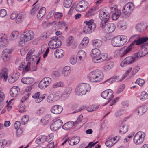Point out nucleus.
Instances as JSON below:
<instances>
[{
	"label": "nucleus",
	"instance_id": "48",
	"mask_svg": "<svg viewBox=\"0 0 148 148\" xmlns=\"http://www.w3.org/2000/svg\"><path fill=\"white\" fill-rule=\"evenodd\" d=\"M64 86V84L62 82H58L54 84L52 87L54 88H56L58 87H63Z\"/></svg>",
	"mask_w": 148,
	"mask_h": 148
},
{
	"label": "nucleus",
	"instance_id": "36",
	"mask_svg": "<svg viewBox=\"0 0 148 148\" xmlns=\"http://www.w3.org/2000/svg\"><path fill=\"white\" fill-rule=\"evenodd\" d=\"M12 49H5L3 51L2 55L6 58H9L10 57V54L12 51Z\"/></svg>",
	"mask_w": 148,
	"mask_h": 148
},
{
	"label": "nucleus",
	"instance_id": "14",
	"mask_svg": "<svg viewBox=\"0 0 148 148\" xmlns=\"http://www.w3.org/2000/svg\"><path fill=\"white\" fill-rule=\"evenodd\" d=\"M136 58L135 53V57L128 56L122 62L121 64V66L123 67L127 65L132 63L134 62Z\"/></svg>",
	"mask_w": 148,
	"mask_h": 148
},
{
	"label": "nucleus",
	"instance_id": "61",
	"mask_svg": "<svg viewBox=\"0 0 148 148\" xmlns=\"http://www.w3.org/2000/svg\"><path fill=\"white\" fill-rule=\"evenodd\" d=\"M35 50L34 49H32L28 52L27 55L26 60L27 61L29 60L30 57L32 55Z\"/></svg>",
	"mask_w": 148,
	"mask_h": 148
},
{
	"label": "nucleus",
	"instance_id": "9",
	"mask_svg": "<svg viewBox=\"0 0 148 148\" xmlns=\"http://www.w3.org/2000/svg\"><path fill=\"white\" fill-rule=\"evenodd\" d=\"M131 51L130 48L128 46L121 48L120 49L116 51L114 53L115 57H122Z\"/></svg>",
	"mask_w": 148,
	"mask_h": 148
},
{
	"label": "nucleus",
	"instance_id": "3",
	"mask_svg": "<svg viewBox=\"0 0 148 148\" xmlns=\"http://www.w3.org/2000/svg\"><path fill=\"white\" fill-rule=\"evenodd\" d=\"M34 33L32 31H27L23 32L21 35V38L19 42V45L22 47L27 44L30 40L33 39Z\"/></svg>",
	"mask_w": 148,
	"mask_h": 148
},
{
	"label": "nucleus",
	"instance_id": "40",
	"mask_svg": "<svg viewBox=\"0 0 148 148\" xmlns=\"http://www.w3.org/2000/svg\"><path fill=\"white\" fill-rule=\"evenodd\" d=\"M38 1V0L33 5L34 7L32 8L30 12V13L32 15H33L36 12V11L39 9L40 8L39 5L38 4H36Z\"/></svg>",
	"mask_w": 148,
	"mask_h": 148
},
{
	"label": "nucleus",
	"instance_id": "46",
	"mask_svg": "<svg viewBox=\"0 0 148 148\" xmlns=\"http://www.w3.org/2000/svg\"><path fill=\"white\" fill-rule=\"evenodd\" d=\"M74 38L73 37L70 36L66 40L67 45V46H70L71 45L73 41Z\"/></svg>",
	"mask_w": 148,
	"mask_h": 148
},
{
	"label": "nucleus",
	"instance_id": "62",
	"mask_svg": "<svg viewBox=\"0 0 148 148\" xmlns=\"http://www.w3.org/2000/svg\"><path fill=\"white\" fill-rule=\"evenodd\" d=\"M53 135L52 134H51L47 136H45L46 139L45 140L48 142H49L52 141L53 139Z\"/></svg>",
	"mask_w": 148,
	"mask_h": 148
},
{
	"label": "nucleus",
	"instance_id": "32",
	"mask_svg": "<svg viewBox=\"0 0 148 148\" xmlns=\"http://www.w3.org/2000/svg\"><path fill=\"white\" fill-rule=\"evenodd\" d=\"M34 81L33 78L29 77H23L21 80L22 83L26 84H30L32 83Z\"/></svg>",
	"mask_w": 148,
	"mask_h": 148
},
{
	"label": "nucleus",
	"instance_id": "19",
	"mask_svg": "<svg viewBox=\"0 0 148 148\" xmlns=\"http://www.w3.org/2000/svg\"><path fill=\"white\" fill-rule=\"evenodd\" d=\"M20 91L19 88L17 86L12 87L10 91V94L12 97H16Z\"/></svg>",
	"mask_w": 148,
	"mask_h": 148
},
{
	"label": "nucleus",
	"instance_id": "18",
	"mask_svg": "<svg viewBox=\"0 0 148 148\" xmlns=\"http://www.w3.org/2000/svg\"><path fill=\"white\" fill-rule=\"evenodd\" d=\"M25 17L24 13L21 12L19 14L16 12L12 13L11 15L10 18H23Z\"/></svg>",
	"mask_w": 148,
	"mask_h": 148
},
{
	"label": "nucleus",
	"instance_id": "38",
	"mask_svg": "<svg viewBox=\"0 0 148 148\" xmlns=\"http://www.w3.org/2000/svg\"><path fill=\"white\" fill-rule=\"evenodd\" d=\"M89 41L88 38L86 37L84 38L79 45L80 47L82 48L85 47L88 44Z\"/></svg>",
	"mask_w": 148,
	"mask_h": 148
},
{
	"label": "nucleus",
	"instance_id": "10",
	"mask_svg": "<svg viewBox=\"0 0 148 148\" xmlns=\"http://www.w3.org/2000/svg\"><path fill=\"white\" fill-rule=\"evenodd\" d=\"M134 9L133 4L132 3H127L123 7V12L124 14L129 17L132 13V11Z\"/></svg>",
	"mask_w": 148,
	"mask_h": 148
},
{
	"label": "nucleus",
	"instance_id": "58",
	"mask_svg": "<svg viewBox=\"0 0 148 148\" xmlns=\"http://www.w3.org/2000/svg\"><path fill=\"white\" fill-rule=\"evenodd\" d=\"M0 41L4 42H7V39L5 34H0Z\"/></svg>",
	"mask_w": 148,
	"mask_h": 148
},
{
	"label": "nucleus",
	"instance_id": "24",
	"mask_svg": "<svg viewBox=\"0 0 148 148\" xmlns=\"http://www.w3.org/2000/svg\"><path fill=\"white\" fill-rule=\"evenodd\" d=\"M8 70L7 69L4 68L1 69V71L0 76L2 78H3V80L4 81H6L8 79Z\"/></svg>",
	"mask_w": 148,
	"mask_h": 148
},
{
	"label": "nucleus",
	"instance_id": "26",
	"mask_svg": "<svg viewBox=\"0 0 148 148\" xmlns=\"http://www.w3.org/2000/svg\"><path fill=\"white\" fill-rule=\"evenodd\" d=\"M147 27L146 23L142 22L138 23L136 26L137 30L139 32H140L146 29Z\"/></svg>",
	"mask_w": 148,
	"mask_h": 148
},
{
	"label": "nucleus",
	"instance_id": "57",
	"mask_svg": "<svg viewBox=\"0 0 148 148\" xmlns=\"http://www.w3.org/2000/svg\"><path fill=\"white\" fill-rule=\"evenodd\" d=\"M7 143L5 139L0 140V148H4Z\"/></svg>",
	"mask_w": 148,
	"mask_h": 148
},
{
	"label": "nucleus",
	"instance_id": "52",
	"mask_svg": "<svg viewBox=\"0 0 148 148\" xmlns=\"http://www.w3.org/2000/svg\"><path fill=\"white\" fill-rule=\"evenodd\" d=\"M29 119V117L27 115H24L21 119V124L23 125L25 124L28 121Z\"/></svg>",
	"mask_w": 148,
	"mask_h": 148
},
{
	"label": "nucleus",
	"instance_id": "15",
	"mask_svg": "<svg viewBox=\"0 0 148 148\" xmlns=\"http://www.w3.org/2000/svg\"><path fill=\"white\" fill-rule=\"evenodd\" d=\"M63 124L62 121L60 119L54 120V123L50 126L51 129L53 131H56L60 128Z\"/></svg>",
	"mask_w": 148,
	"mask_h": 148
},
{
	"label": "nucleus",
	"instance_id": "6",
	"mask_svg": "<svg viewBox=\"0 0 148 148\" xmlns=\"http://www.w3.org/2000/svg\"><path fill=\"white\" fill-rule=\"evenodd\" d=\"M51 40L48 43V45L51 49L58 48L62 45L61 41L58 39V37L56 36L51 37Z\"/></svg>",
	"mask_w": 148,
	"mask_h": 148
},
{
	"label": "nucleus",
	"instance_id": "50",
	"mask_svg": "<svg viewBox=\"0 0 148 148\" xmlns=\"http://www.w3.org/2000/svg\"><path fill=\"white\" fill-rule=\"evenodd\" d=\"M72 90V88L71 87H69L66 88L64 90V93L65 95H69Z\"/></svg>",
	"mask_w": 148,
	"mask_h": 148
},
{
	"label": "nucleus",
	"instance_id": "12",
	"mask_svg": "<svg viewBox=\"0 0 148 148\" xmlns=\"http://www.w3.org/2000/svg\"><path fill=\"white\" fill-rule=\"evenodd\" d=\"M51 81V79L50 77H45L40 82L38 85L39 87L42 89H44L49 85Z\"/></svg>",
	"mask_w": 148,
	"mask_h": 148
},
{
	"label": "nucleus",
	"instance_id": "51",
	"mask_svg": "<svg viewBox=\"0 0 148 148\" xmlns=\"http://www.w3.org/2000/svg\"><path fill=\"white\" fill-rule=\"evenodd\" d=\"M110 10H112V12L113 13H115L117 14H121V12L118 9L116 6L110 8Z\"/></svg>",
	"mask_w": 148,
	"mask_h": 148
},
{
	"label": "nucleus",
	"instance_id": "45",
	"mask_svg": "<svg viewBox=\"0 0 148 148\" xmlns=\"http://www.w3.org/2000/svg\"><path fill=\"white\" fill-rule=\"evenodd\" d=\"M80 2H79L76 5L75 7L76 10L78 12H82L84 11L85 10L82 7V5L80 4Z\"/></svg>",
	"mask_w": 148,
	"mask_h": 148
},
{
	"label": "nucleus",
	"instance_id": "49",
	"mask_svg": "<svg viewBox=\"0 0 148 148\" xmlns=\"http://www.w3.org/2000/svg\"><path fill=\"white\" fill-rule=\"evenodd\" d=\"M98 106H92L87 108L86 110L88 112H92L96 110L98 108Z\"/></svg>",
	"mask_w": 148,
	"mask_h": 148
},
{
	"label": "nucleus",
	"instance_id": "11",
	"mask_svg": "<svg viewBox=\"0 0 148 148\" xmlns=\"http://www.w3.org/2000/svg\"><path fill=\"white\" fill-rule=\"evenodd\" d=\"M60 96L61 93L60 92H55L48 96L47 101L49 103H53L58 100L60 97Z\"/></svg>",
	"mask_w": 148,
	"mask_h": 148
},
{
	"label": "nucleus",
	"instance_id": "41",
	"mask_svg": "<svg viewBox=\"0 0 148 148\" xmlns=\"http://www.w3.org/2000/svg\"><path fill=\"white\" fill-rule=\"evenodd\" d=\"M92 44L95 47H99L102 45V42L100 40H96L92 41Z\"/></svg>",
	"mask_w": 148,
	"mask_h": 148
},
{
	"label": "nucleus",
	"instance_id": "16",
	"mask_svg": "<svg viewBox=\"0 0 148 148\" xmlns=\"http://www.w3.org/2000/svg\"><path fill=\"white\" fill-rule=\"evenodd\" d=\"M148 54V49L144 45L141 47V49L138 52L135 53V55L137 58H138Z\"/></svg>",
	"mask_w": 148,
	"mask_h": 148
},
{
	"label": "nucleus",
	"instance_id": "31",
	"mask_svg": "<svg viewBox=\"0 0 148 148\" xmlns=\"http://www.w3.org/2000/svg\"><path fill=\"white\" fill-rule=\"evenodd\" d=\"M147 110V106H144L139 107L137 110L138 115H142L145 113Z\"/></svg>",
	"mask_w": 148,
	"mask_h": 148
},
{
	"label": "nucleus",
	"instance_id": "7",
	"mask_svg": "<svg viewBox=\"0 0 148 148\" xmlns=\"http://www.w3.org/2000/svg\"><path fill=\"white\" fill-rule=\"evenodd\" d=\"M144 132L139 131L134 136V141L136 144H141L144 141L145 136Z\"/></svg>",
	"mask_w": 148,
	"mask_h": 148
},
{
	"label": "nucleus",
	"instance_id": "34",
	"mask_svg": "<svg viewBox=\"0 0 148 148\" xmlns=\"http://www.w3.org/2000/svg\"><path fill=\"white\" fill-rule=\"evenodd\" d=\"M46 139L45 135H40L36 139V142L38 144H41L44 142Z\"/></svg>",
	"mask_w": 148,
	"mask_h": 148
},
{
	"label": "nucleus",
	"instance_id": "33",
	"mask_svg": "<svg viewBox=\"0 0 148 148\" xmlns=\"http://www.w3.org/2000/svg\"><path fill=\"white\" fill-rule=\"evenodd\" d=\"M109 19H101L100 23V27L105 30L106 26L109 23Z\"/></svg>",
	"mask_w": 148,
	"mask_h": 148
},
{
	"label": "nucleus",
	"instance_id": "27",
	"mask_svg": "<svg viewBox=\"0 0 148 148\" xmlns=\"http://www.w3.org/2000/svg\"><path fill=\"white\" fill-rule=\"evenodd\" d=\"M99 17L100 18H110V15L106 10H101L100 12Z\"/></svg>",
	"mask_w": 148,
	"mask_h": 148
},
{
	"label": "nucleus",
	"instance_id": "37",
	"mask_svg": "<svg viewBox=\"0 0 148 148\" xmlns=\"http://www.w3.org/2000/svg\"><path fill=\"white\" fill-rule=\"evenodd\" d=\"M19 35V33L17 31H15L12 32L10 35V40L11 41H13L17 39Z\"/></svg>",
	"mask_w": 148,
	"mask_h": 148
},
{
	"label": "nucleus",
	"instance_id": "8",
	"mask_svg": "<svg viewBox=\"0 0 148 148\" xmlns=\"http://www.w3.org/2000/svg\"><path fill=\"white\" fill-rule=\"evenodd\" d=\"M113 91L111 90L107 89L103 92L101 94V96L103 98L108 99V102L105 104V105L107 104L114 98Z\"/></svg>",
	"mask_w": 148,
	"mask_h": 148
},
{
	"label": "nucleus",
	"instance_id": "55",
	"mask_svg": "<svg viewBox=\"0 0 148 148\" xmlns=\"http://www.w3.org/2000/svg\"><path fill=\"white\" fill-rule=\"evenodd\" d=\"M45 111V109L43 108H41L36 110V113L39 115H42Z\"/></svg>",
	"mask_w": 148,
	"mask_h": 148
},
{
	"label": "nucleus",
	"instance_id": "53",
	"mask_svg": "<svg viewBox=\"0 0 148 148\" xmlns=\"http://www.w3.org/2000/svg\"><path fill=\"white\" fill-rule=\"evenodd\" d=\"M85 57H83L82 56L77 55L76 57L77 60V63L79 64L82 63L84 60Z\"/></svg>",
	"mask_w": 148,
	"mask_h": 148
},
{
	"label": "nucleus",
	"instance_id": "44",
	"mask_svg": "<svg viewBox=\"0 0 148 148\" xmlns=\"http://www.w3.org/2000/svg\"><path fill=\"white\" fill-rule=\"evenodd\" d=\"M73 0H64L63 4L64 7L66 8H69L71 5Z\"/></svg>",
	"mask_w": 148,
	"mask_h": 148
},
{
	"label": "nucleus",
	"instance_id": "54",
	"mask_svg": "<svg viewBox=\"0 0 148 148\" xmlns=\"http://www.w3.org/2000/svg\"><path fill=\"white\" fill-rule=\"evenodd\" d=\"M85 57H83L82 56L77 55L76 57L77 60V63L79 64L82 63L84 60Z\"/></svg>",
	"mask_w": 148,
	"mask_h": 148
},
{
	"label": "nucleus",
	"instance_id": "13",
	"mask_svg": "<svg viewBox=\"0 0 148 148\" xmlns=\"http://www.w3.org/2000/svg\"><path fill=\"white\" fill-rule=\"evenodd\" d=\"M148 40V37H141L138 38L137 40H134L128 46L130 48L131 51L133 48V46L135 43H136V45H139L143 43Z\"/></svg>",
	"mask_w": 148,
	"mask_h": 148
},
{
	"label": "nucleus",
	"instance_id": "35",
	"mask_svg": "<svg viewBox=\"0 0 148 148\" xmlns=\"http://www.w3.org/2000/svg\"><path fill=\"white\" fill-rule=\"evenodd\" d=\"M96 9L95 8L91 9L85 14V18H91V16L95 13Z\"/></svg>",
	"mask_w": 148,
	"mask_h": 148
},
{
	"label": "nucleus",
	"instance_id": "23",
	"mask_svg": "<svg viewBox=\"0 0 148 148\" xmlns=\"http://www.w3.org/2000/svg\"><path fill=\"white\" fill-rule=\"evenodd\" d=\"M111 44L115 47H119L121 46L119 36H116L112 39L111 40Z\"/></svg>",
	"mask_w": 148,
	"mask_h": 148
},
{
	"label": "nucleus",
	"instance_id": "30",
	"mask_svg": "<svg viewBox=\"0 0 148 148\" xmlns=\"http://www.w3.org/2000/svg\"><path fill=\"white\" fill-rule=\"evenodd\" d=\"M74 123L71 121H69L64 124L62 126V128L65 130H69L70 129L73 125Z\"/></svg>",
	"mask_w": 148,
	"mask_h": 148
},
{
	"label": "nucleus",
	"instance_id": "60",
	"mask_svg": "<svg viewBox=\"0 0 148 148\" xmlns=\"http://www.w3.org/2000/svg\"><path fill=\"white\" fill-rule=\"evenodd\" d=\"M30 62H29L27 64L26 66H25V69H24V70H23L22 72L23 73L25 74V73L26 72L28 71H29V70H30Z\"/></svg>",
	"mask_w": 148,
	"mask_h": 148
},
{
	"label": "nucleus",
	"instance_id": "29",
	"mask_svg": "<svg viewBox=\"0 0 148 148\" xmlns=\"http://www.w3.org/2000/svg\"><path fill=\"white\" fill-rule=\"evenodd\" d=\"M71 72V69L70 66H66L63 69L62 74L64 77H67L69 75Z\"/></svg>",
	"mask_w": 148,
	"mask_h": 148
},
{
	"label": "nucleus",
	"instance_id": "47",
	"mask_svg": "<svg viewBox=\"0 0 148 148\" xmlns=\"http://www.w3.org/2000/svg\"><path fill=\"white\" fill-rule=\"evenodd\" d=\"M81 5L86 10L88 6V2L85 0H83L80 1Z\"/></svg>",
	"mask_w": 148,
	"mask_h": 148
},
{
	"label": "nucleus",
	"instance_id": "28",
	"mask_svg": "<svg viewBox=\"0 0 148 148\" xmlns=\"http://www.w3.org/2000/svg\"><path fill=\"white\" fill-rule=\"evenodd\" d=\"M55 56L57 58H60L64 55V51L61 49H58L56 50L54 53Z\"/></svg>",
	"mask_w": 148,
	"mask_h": 148
},
{
	"label": "nucleus",
	"instance_id": "17",
	"mask_svg": "<svg viewBox=\"0 0 148 148\" xmlns=\"http://www.w3.org/2000/svg\"><path fill=\"white\" fill-rule=\"evenodd\" d=\"M63 110L62 107L60 106L56 105L53 106L51 108V112L53 114H60Z\"/></svg>",
	"mask_w": 148,
	"mask_h": 148
},
{
	"label": "nucleus",
	"instance_id": "20",
	"mask_svg": "<svg viewBox=\"0 0 148 148\" xmlns=\"http://www.w3.org/2000/svg\"><path fill=\"white\" fill-rule=\"evenodd\" d=\"M80 140V138L77 136H75L71 138H69L68 143L71 145H73L78 144Z\"/></svg>",
	"mask_w": 148,
	"mask_h": 148
},
{
	"label": "nucleus",
	"instance_id": "43",
	"mask_svg": "<svg viewBox=\"0 0 148 148\" xmlns=\"http://www.w3.org/2000/svg\"><path fill=\"white\" fill-rule=\"evenodd\" d=\"M118 36L122 46L126 42L127 40V38L126 36L123 35Z\"/></svg>",
	"mask_w": 148,
	"mask_h": 148
},
{
	"label": "nucleus",
	"instance_id": "22",
	"mask_svg": "<svg viewBox=\"0 0 148 148\" xmlns=\"http://www.w3.org/2000/svg\"><path fill=\"white\" fill-rule=\"evenodd\" d=\"M128 129V127L127 125L124 123V121H123L119 128V132L122 134H124L126 133Z\"/></svg>",
	"mask_w": 148,
	"mask_h": 148
},
{
	"label": "nucleus",
	"instance_id": "39",
	"mask_svg": "<svg viewBox=\"0 0 148 148\" xmlns=\"http://www.w3.org/2000/svg\"><path fill=\"white\" fill-rule=\"evenodd\" d=\"M118 27L121 30L125 29L127 27L125 22L123 20L119 22L118 25Z\"/></svg>",
	"mask_w": 148,
	"mask_h": 148
},
{
	"label": "nucleus",
	"instance_id": "2",
	"mask_svg": "<svg viewBox=\"0 0 148 148\" xmlns=\"http://www.w3.org/2000/svg\"><path fill=\"white\" fill-rule=\"evenodd\" d=\"M103 77L102 71L98 69L90 72L88 76V77L90 81L96 83L102 81Z\"/></svg>",
	"mask_w": 148,
	"mask_h": 148
},
{
	"label": "nucleus",
	"instance_id": "63",
	"mask_svg": "<svg viewBox=\"0 0 148 148\" xmlns=\"http://www.w3.org/2000/svg\"><path fill=\"white\" fill-rule=\"evenodd\" d=\"M115 143H113V142H112L110 139L106 141L105 143V144L107 147H112Z\"/></svg>",
	"mask_w": 148,
	"mask_h": 148
},
{
	"label": "nucleus",
	"instance_id": "59",
	"mask_svg": "<svg viewBox=\"0 0 148 148\" xmlns=\"http://www.w3.org/2000/svg\"><path fill=\"white\" fill-rule=\"evenodd\" d=\"M113 66V63L112 62L108 63L105 67L104 69L106 70H108L112 68Z\"/></svg>",
	"mask_w": 148,
	"mask_h": 148
},
{
	"label": "nucleus",
	"instance_id": "5",
	"mask_svg": "<svg viewBox=\"0 0 148 148\" xmlns=\"http://www.w3.org/2000/svg\"><path fill=\"white\" fill-rule=\"evenodd\" d=\"M94 20L93 19H90L88 21H85L84 23L86 25L83 29V32L85 34H89L92 32L96 27L95 24L93 23Z\"/></svg>",
	"mask_w": 148,
	"mask_h": 148
},
{
	"label": "nucleus",
	"instance_id": "25",
	"mask_svg": "<svg viewBox=\"0 0 148 148\" xmlns=\"http://www.w3.org/2000/svg\"><path fill=\"white\" fill-rule=\"evenodd\" d=\"M115 25L113 23H109L106 26L105 31H106V32L110 33L114 31L115 30Z\"/></svg>",
	"mask_w": 148,
	"mask_h": 148
},
{
	"label": "nucleus",
	"instance_id": "4",
	"mask_svg": "<svg viewBox=\"0 0 148 148\" xmlns=\"http://www.w3.org/2000/svg\"><path fill=\"white\" fill-rule=\"evenodd\" d=\"M90 86L88 84L81 83L77 86L75 91L79 95H82L90 91Z\"/></svg>",
	"mask_w": 148,
	"mask_h": 148
},
{
	"label": "nucleus",
	"instance_id": "64",
	"mask_svg": "<svg viewBox=\"0 0 148 148\" xmlns=\"http://www.w3.org/2000/svg\"><path fill=\"white\" fill-rule=\"evenodd\" d=\"M137 83L140 86H142L145 83V81L144 80L141 79H138L135 82V83Z\"/></svg>",
	"mask_w": 148,
	"mask_h": 148
},
{
	"label": "nucleus",
	"instance_id": "21",
	"mask_svg": "<svg viewBox=\"0 0 148 148\" xmlns=\"http://www.w3.org/2000/svg\"><path fill=\"white\" fill-rule=\"evenodd\" d=\"M52 116L50 114L45 115L41 119V121L42 124L45 125L49 122L51 120Z\"/></svg>",
	"mask_w": 148,
	"mask_h": 148
},
{
	"label": "nucleus",
	"instance_id": "1",
	"mask_svg": "<svg viewBox=\"0 0 148 148\" xmlns=\"http://www.w3.org/2000/svg\"><path fill=\"white\" fill-rule=\"evenodd\" d=\"M91 56L93 57L92 61L95 63L101 62L106 60L107 58V53H101L100 51L97 49H93L90 53Z\"/></svg>",
	"mask_w": 148,
	"mask_h": 148
},
{
	"label": "nucleus",
	"instance_id": "56",
	"mask_svg": "<svg viewBox=\"0 0 148 148\" xmlns=\"http://www.w3.org/2000/svg\"><path fill=\"white\" fill-rule=\"evenodd\" d=\"M77 59L76 56H72L70 58V62L72 64H74L77 62Z\"/></svg>",
	"mask_w": 148,
	"mask_h": 148
},
{
	"label": "nucleus",
	"instance_id": "42",
	"mask_svg": "<svg viewBox=\"0 0 148 148\" xmlns=\"http://www.w3.org/2000/svg\"><path fill=\"white\" fill-rule=\"evenodd\" d=\"M140 98V99L142 101L146 100L148 99V94L145 91L142 92L140 96H138Z\"/></svg>",
	"mask_w": 148,
	"mask_h": 148
}]
</instances>
